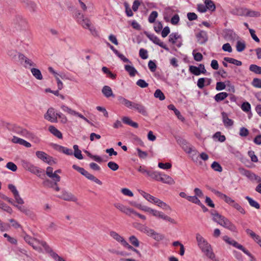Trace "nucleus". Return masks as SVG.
<instances>
[{
  "mask_svg": "<svg viewBox=\"0 0 261 261\" xmlns=\"http://www.w3.org/2000/svg\"><path fill=\"white\" fill-rule=\"evenodd\" d=\"M23 239L26 243L32 246L35 250L39 252H41L42 251V249L40 246V245H41L44 248L46 252L49 253L50 256L56 261H66L63 258L59 256L58 254L54 252L52 249L45 242L33 238L25 233H24Z\"/></svg>",
  "mask_w": 261,
  "mask_h": 261,
  "instance_id": "nucleus-1",
  "label": "nucleus"
},
{
  "mask_svg": "<svg viewBox=\"0 0 261 261\" xmlns=\"http://www.w3.org/2000/svg\"><path fill=\"white\" fill-rule=\"evenodd\" d=\"M117 99L120 104L134 110L144 116L148 115L146 108L142 103L130 101L122 96H118Z\"/></svg>",
  "mask_w": 261,
  "mask_h": 261,
  "instance_id": "nucleus-2",
  "label": "nucleus"
},
{
  "mask_svg": "<svg viewBox=\"0 0 261 261\" xmlns=\"http://www.w3.org/2000/svg\"><path fill=\"white\" fill-rule=\"evenodd\" d=\"M211 214L213 216V220L214 221L231 231H236L237 228L236 226L228 219L220 215L216 211L212 212Z\"/></svg>",
  "mask_w": 261,
  "mask_h": 261,
  "instance_id": "nucleus-3",
  "label": "nucleus"
},
{
  "mask_svg": "<svg viewBox=\"0 0 261 261\" xmlns=\"http://www.w3.org/2000/svg\"><path fill=\"white\" fill-rule=\"evenodd\" d=\"M13 24L16 30L19 31H26L28 27L27 20L21 15L15 16L13 19Z\"/></svg>",
  "mask_w": 261,
  "mask_h": 261,
  "instance_id": "nucleus-4",
  "label": "nucleus"
},
{
  "mask_svg": "<svg viewBox=\"0 0 261 261\" xmlns=\"http://www.w3.org/2000/svg\"><path fill=\"white\" fill-rule=\"evenodd\" d=\"M144 34L148 37V38L152 41L154 44L158 45L160 47L163 48L167 51H169V48L165 45L160 39L153 34H149L148 32L145 31Z\"/></svg>",
  "mask_w": 261,
  "mask_h": 261,
  "instance_id": "nucleus-5",
  "label": "nucleus"
},
{
  "mask_svg": "<svg viewBox=\"0 0 261 261\" xmlns=\"http://www.w3.org/2000/svg\"><path fill=\"white\" fill-rule=\"evenodd\" d=\"M239 171L242 175L246 176L251 180H256L257 182L261 181V178L259 176L249 170L240 168H239Z\"/></svg>",
  "mask_w": 261,
  "mask_h": 261,
  "instance_id": "nucleus-6",
  "label": "nucleus"
},
{
  "mask_svg": "<svg viewBox=\"0 0 261 261\" xmlns=\"http://www.w3.org/2000/svg\"><path fill=\"white\" fill-rule=\"evenodd\" d=\"M148 213L152 214L155 217H159L166 221H168L171 223H175V221L174 219H172L168 216L165 215L163 212H159L150 208Z\"/></svg>",
  "mask_w": 261,
  "mask_h": 261,
  "instance_id": "nucleus-7",
  "label": "nucleus"
},
{
  "mask_svg": "<svg viewBox=\"0 0 261 261\" xmlns=\"http://www.w3.org/2000/svg\"><path fill=\"white\" fill-rule=\"evenodd\" d=\"M148 213L152 214L155 217H159L166 221H168L171 223H175V221L174 219H172L168 216L165 215L163 212H159L150 208Z\"/></svg>",
  "mask_w": 261,
  "mask_h": 261,
  "instance_id": "nucleus-8",
  "label": "nucleus"
},
{
  "mask_svg": "<svg viewBox=\"0 0 261 261\" xmlns=\"http://www.w3.org/2000/svg\"><path fill=\"white\" fill-rule=\"evenodd\" d=\"M212 192L214 193L216 196L219 197L220 199L223 200L226 203L232 206V204L234 203L235 202L233 199H232L230 197L227 196L226 195L223 194L222 193L215 190L213 189Z\"/></svg>",
  "mask_w": 261,
  "mask_h": 261,
  "instance_id": "nucleus-9",
  "label": "nucleus"
},
{
  "mask_svg": "<svg viewBox=\"0 0 261 261\" xmlns=\"http://www.w3.org/2000/svg\"><path fill=\"white\" fill-rule=\"evenodd\" d=\"M15 207L18 208L21 213L25 214L32 219H34L36 217L35 213L30 208H27L24 205H16Z\"/></svg>",
  "mask_w": 261,
  "mask_h": 261,
  "instance_id": "nucleus-10",
  "label": "nucleus"
},
{
  "mask_svg": "<svg viewBox=\"0 0 261 261\" xmlns=\"http://www.w3.org/2000/svg\"><path fill=\"white\" fill-rule=\"evenodd\" d=\"M196 241L201 251L206 248H210L211 245L199 233L196 234Z\"/></svg>",
  "mask_w": 261,
  "mask_h": 261,
  "instance_id": "nucleus-11",
  "label": "nucleus"
},
{
  "mask_svg": "<svg viewBox=\"0 0 261 261\" xmlns=\"http://www.w3.org/2000/svg\"><path fill=\"white\" fill-rule=\"evenodd\" d=\"M56 114L54 109L50 108L44 114V118L51 122H56L57 117Z\"/></svg>",
  "mask_w": 261,
  "mask_h": 261,
  "instance_id": "nucleus-12",
  "label": "nucleus"
},
{
  "mask_svg": "<svg viewBox=\"0 0 261 261\" xmlns=\"http://www.w3.org/2000/svg\"><path fill=\"white\" fill-rule=\"evenodd\" d=\"M53 173V168L51 167H48L46 168V174L49 177L53 179L54 181V185H57V182L60 181L61 177L58 174Z\"/></svg>",
  "mask_w": 261,
  "mask_h": 261,
  "instance_id": "nucleus-13",
  "label": "nucleus"
},
{
  "mask_svg": "<svg viewBox=\"0 0 261 261\" xmlns=\"http://www.w3.org/2000/svg\"><path fill=\"white\" fill-rule=\"evenodd\" d=\"M10 129H11L12 131L16 134L23 136H27L30 134V133L27 129L16 125L11 126Z\"/></svg>",
  "mask_w": 261,
  "mask_h": 261,
  "instance_id": "nucleus-14",
  "label": "nucleus"
},
{
  "mask_svg": "<svg viewBox=\"0 0 261 261\" xmlns=\"http://www.w3.org/2000/svg\"><path fill=\"white\" fill-rule=\"evenodd\" d=\"M196 37L200 44H204L208 40L207 33L204 31H201L196 35Z\"/></svg>",
  "mask_w": 261,
  "mask_h": 261,
  "instance_id": "nucleus-15",
  "label": "nucleus"
},
{
  "mask_svg": "<svg viewBox=\"0 0 261 261\" xmlns=\"http://www.w3.org/2000/svg\"><path fill=\"white\" fill-rule=\"evenodd\" d=\"M114 206L122 213H124L128 216H131V213L133 212L132 208L127 207L123 204L119 203H115Z\"/></svg>",
  "mask_w": 261,
  "mask_h": 261,
  "instance_id": "nucleus-16",
  "label": "nucleus"
},
{
  "mask_svg": "<svg viewBox=\"0 0 261 261\" xmlns=\"http://www.w3.org/2000/svg\"><path fill=\"white\" fill-rule=\"evenodd\" d=\"M78 21L85 29H88L91 25L90 20L87 18H84L83 15L80 13H78L77 16Z\"/></svg>",
  "mask_w": 261,
  "mask_h": 261,
  "instance_id": "nucleus-17",
  "label": "nucleus"
},
{
  "mask_svg": "<svg viewBox=\"0 0 261 261\" xmlns=\"http://www.w3.org/2000/svg\"><path fill=\"white\" fill-rule=\"evenodd\" d=\"M246 232L261 247V238L258 235L256 234L250 229H247L246 230Z\"/></svg>",
  "mask_w": 261,
  "mask_h": 261,
  "instance_id": "nucleus-18",
  "label": "nucleus"
},
{
  "mask_svg": "<svg viewBox=\"0 0 261 261\" xmlns=\"http://www.w3.org/2000/svg\"><path fill=\"white\" fill-rule=\"evenodd\" d=\"M59 197L66 201H76L77 200L71 193L66 191L63 192Z\"/></svg>",
  "mask_w": 261,
  "mask_h": 261,
  "instance_id": "nucleus-19",
  "label": "nucleus"
},
{
  "mask_svg": "<svg viewBox=\"0 0 261 261\" xmlns=\"http://www.w3.org/2000/svg\"><path fill=\"white\" fill-rule=\"evenodd\" d=\"M161 176L159 181L169 185H174L175 184L174 179L170 176L163 173L161 174Z\"/></svg>",
  "mask_w": 261,
  "mask_h": 261,
  "instance_id": "nucleus-20",
  "label": "nucleus"
},
{
  "mask_svg": "<svg viewBox=\"0 0 261 261\" xmlns=\"http://www.w3.org/2000/svg\"><path fill=\"white\" fill-rule=\"evenodd\" d=\"M110 236L118 242L120 243L122 245L126 241L122 237L114 231H111L110 232Z\"/></svg>",
  "mask_w": 261,
  "mask_h": 261,
  "instance_id": "nucleus-21",
  "label": "nucleus"
},
{
  "mask_svg": "<svg viewBox=\"0 0 261 261\" xmlns=\"http://www.w3.org/2000/svg\"><path fill=\"white\" fill-rule=\"evenodd\" d=\"M223 119V122L225 126H231L233 124V121L228 117L226 113L223 112L221 113Z\"/></svg>",
  "mask_w": 261,
  "mask_h": 261,
  "instance_id": "nucleus-22",
  "label": "nucleus"
},
{
  "mask_svg": "<svg viewBox=\"0 0 261 261\" xmlns=\"http://www.w3.org/2000/svg\"><path fill=\"white\" fill-rule=\"evenodd\" d=\"M101 91L105 96L107 98L111 96L113 97H115V95L113 94L111 88L108 86H103Z\"/></svg>",
  "mask_w": 261,
  "mask_h": 261,
  "instance_id": "nucleus-23",
  "label": "nucleus"
},
{
  "mask_svg": "<svg viewBox=\"0 0 261 261\" xmlns=\"http://www.w3.org/2000/svg\"><path fill=\"white\" fill-rule=\"evenodd\" d=\"M55 148L56 150H58L59 151L62 152L67 155H73V151H72V149H69L67 147H64L62 146H60L59 145H57Z\"/></svg>",
  "mask_w": 261,
  "mask_h": 261,
  "instance_id": "nucleus-24",
  "label": "nucleus"
},
{
  "mask_svg": "<svg viewBox=\"0 0 261 261\" xmlns=\"http://www.w3.org/2000/svg\"><path fill=\"white\" fill-rule=\"evenodd\" d=\"M122 121L124 124L130 125L134 128H137L139 126L137 122L133 121L131 119L127 116L123 117Z\"/></svg>",
  "mask_w": 261,
  "mask_h": 261,
  "instance_id": "nucleus-25",
  "label": "nucleus"
},
{
  "mask_svg": "<svg viewBox=\"0 0 261 261\" xmlns=\"http://www.w3.org/2000/svg\"><path fill=\"white\" fill-rule=\"evenodd\" d=\"M202 252L204 253V254L209 258L212 260H214L215 258V255L213 251V249L212 248L211 246H210V248H206L202 250Z\"/></svg>",
  "mask_w": 261,
  "mask_h": 261,
  "instance_id": "nucleus-26",
  "label": "nucleus"
},
{
  "mask_svg": "<svg viewBox=\"0 0 261 261\" xmlns=\"http://www.w3.org/2000/svg\"><path fill=\"white\" fill-rule=\"evenodd\" d=\"M49 131L53 134L55 136L59 139L62 138V134L60 131L56 128L54 126L51 125L48 128Z\"/></svg>",
  "mask_w": 261,
  "mask_h": 261,
  "instance_id": "nucleus-27",
  "label": "nucleus"
},
{
  "mask_svg": "<svg viewBox=\"0 0 261 261\" xmlns=\"http://www.w3.org/2000/svg\"><path fill=\"white\" fill-rule=\"evenodd\" d=\"M140 194L143 196L147 201L153 203L155 200H156V197L150 195L148 193L145 192L142 190H139Z\"/></svg>",
  "mask_w": 261,
  "mask_h": 261,
  "instance_id": "nucleus-28",
  "label": "nucleus"
},
{
  "mask_svg": "<svg viewBox=\"0 0 261 261\" xmlns=\"http://www.w3.org/2000/svg\"><path fill=\"white\" fill-rule=\"evenodd\" d=\"M84 176H85L88 179L93 181L99 185H102V182L100 180L95 177L92 174L89 173L87 171H86L85 173L84 174Z\"/></svg>",
  "mask_w": 261,
  "mask_h": 261,
  "instance_id": "nucleus-29",
  "label": "nucleus"
},
{
  "mask_svg": "<svg viewBox=\"0 0 261 261\" xmlns=\"http://www.w3.org/2000/svg\"><path fill=\"white\" fill-rule=\"evenodd\" d=\"M228 96V94L226 92H222L217 94L214 96V99L216 102H220L225 99Z\"/></svg>",
  "mask_w": 261,
  "mask_h": 261,
  "instance_id": "nucleus-30",
  "label": "nucleus"
},
{
  "mask_svg": "<svg viewBox=\"0 0 261 261\" xmlns=\"http://www.w3.org/2000/svg\"><path fill=\"white\" fill-rule=\"evenodd\" d=\"M31 71L33 75L37 80H41L43 79V76L41 74L40 70L37 68H32L31 69Z\"/></svg>",
  "mask_w": 261,
  "mask_h": 261,
  "instance_id": "nucleus-31",
  "label": "nucleus"
},
{
  "mask_svg": "<svg viewBox=\"0 0 261 261\" xmlns=\"http://www.w3.org/2000/svg\"><path fill=\"white\" fill-rule=\"evenodd\" d=\"M168 108L174 111L175 115L177 117V118L182 121L184 120V117L181 115L180 112L173 105H169L168 106Z\"/></svg>",
  "mask_w": 261,
  "mask_h": 261,
  "instance_id": "nucleus-32",
  "label": "nucleus"
},
{
  "mask_svg": "<svg viewBox=\"0 0 261 261\" xmlns=\"http://www.w3.org/2000/svg\"><path fill=\"white\" fill-rule=\"evenodd\" d=\"M153 203L156 204L158 206L164 210H170V207L169 205H168L165 202L157 198H156V200H155Z\"/></svg>",
  "mask_w": 261,
  "mask_h": 261,
  "instance_id": "nucleus-33",
  "label": "nucleus"
},
{
  "mask_svg": "<svg viewBox=\"0 0 261 261\" xmlns=\"http://www.w3.org/2000/svg\"><path fill=\"white\" fill-rule=\"evenodd\" d=\"M204 4L206 7V10H209L212 12L215 11L216 6L212 0H205Z\"/></svg>",
  "mask_w": 261,
  "mask_h": 261,
  "instance_id": "nucleus-34",
  "label": "nucleus"
},
{
  "mask_svg": "<svg viewBox=\"0 0 261 261\" xmlns=\"http://www.w3.org/2000/svg\"><path fill=\"white\" fill-rule=\"evenodd\" d=\"M74 149V156L79 160H82L83 159V155L82 154L81 151L79 149V146L77 145H74L73 146Z\"/></svg>",
  "mask_w": 261,
  "mask_h": 261,
  "instance_id": "nucleus-35",
  "label": "nucleus"
},
{
  "mask_svg": "<svg viewBox=\"0 0 261 261\" xmlns=\"http://www.w3.org/2000/svg\"><path fill=\"white\" fill-rule=\"evenodd\" d=\"M125 70L128 72L130 76H134L137 72V70L132 66L125 65L124 66Z\"/></svg>",
  "mask_w": 261,
  "mask_h": 261,
  "instance_id": "nucleus-36",
  "label": "nucleus"
},
{
  "mask_svg": "<svg viewBox=\"0 0 261 261\" xmlns=\"http://www.w3.org/2000/svg\"><path fill=\"white\" fill-rule=\"evenodd\" d=\"M189 71L195 75H199L200 73V68L194 65H190L189 69Z\"/></svg>",
  "mask_w": 261,
  "mask_h": 261,
  "instance_id": "nucleus-37",
  "label": "nucleus"
},
{
  "mask_svg": "<svg viewBox=\"0 0 261 261\" xmlns=\"http://www.w3.org/2000/svg\"><path fill=\"white\" fill-rule=\"evenodd\" d=\"M249 70L256 74H261V67L255 64L250 65L249 66Z\"/></svg>",
  "mask_w": 261,
  "mask_h": 261,
  "instance_id": "nucleus-38",
  "label": "nucleus"
},
{
  "mask_svg": "<svg viewBox=\"0 0 261 261\" xmlns=\"http://www.w3.org/2000/svg\"><path fill=\"white\" fill-rule=\"evenodd\" d=\"M245 198L248 201L249 204L251 206L254 207L256 209H259L260 208V205L257 201L254 200L249 196H246Z\"/></svg>",
  "mask_w": 261,
  "mask_h": 261,
  "instance_id": "nucleus-39",
  "label": "nucleus"
},
{
  "mask_svg": "<svg viewBox=\"0 0 261 261\" xmlns=\"http://www.w3.org/2000/svg\"><path fill=\"white\" fill-rule=\"evenodd\" d=\"M246 47L244 41H238L236 44V49L238 52L243 51Z\"/></svg>",
  "mask_w": 261,
  "mask_h": 261,
  "instance_id": "nucleus-40",
  "label": "nucleus"
},
{
  "mask_svg": "<svg viewBox=\"0 0 261 261\" xmlns=\"http://www.w3.org/2000/svg\"><path fill=\"white\" fill-rule=\"evenodd\" d=\"M161 174L162 173L157 171H150L148 176H150L156 181H160Z\"/></svg>",
  "mask_w": 261,
  "mask_h": 261,
  "instance_id": "nucleus-41",
  "label": "nucleus"
},
{
  "mask_svg": "<svg viewBox=\"0 0 261 261\" xmlns=\"http://www.w3.org/2000/svg\"><path fill=\"white\" fill-rule=\"evenodd\" d=\"M154 96L156 98H159L160 100H164L165 99L164 94L159 89L155 91Z\"/></svg>",
  "mask_w": 261,
  "mask_h": 261,
  "instance_id": "nucleus-42",
  "label": "nucleus"
},
{
  "mask_svg": "<svg viewBox=\"0 0 261 261\" xmlns=\"http://www.w3.org/2000/svg\"><path fill=\"white\" fill-rule=\"evenodd\" d=\"M129 241L132 245L136 247L139 246L140 243L138 239L135 236H131L129 238Z\"/></svg>",
  "mask_w": 261,
  "mask_h": 261,
  "instance_id": "nucleus-43",
  "label": "nucleus"
},
{
  "mask_svg": "<svg viewBox=\"0 0 261 261\" xmlns=\"http://www.w3.org/2000/svg\"><path fill=\"white\" fill-rule=\"evenodd\" d=\"M102 71L106 74L108 75V76L112 80H114L116 79V75L115 74L113 73L107 67H103L102 68Z\"/></svg>",
  "mask_w": 261,
  "mask_h": 261,
  "instance_id": "nucleus-44",
  "label": "nucleus"
},
{
  "mask_svg": "<svg viewBox=\"0 0 261 261\" xmlns=\"http://www.w3.org/2000/svg\"><path fill=\"white\" fill-rule=\"evenodd\" d=\"M225 36L226 38L233 40L236 38L237 35L232 30H228L226 31Z\"/></svg>",
  "mask_w": 261,
  "mask_h": 261,
  "instance_id": "nucleus-45",
  "label": "nucleus"
},
{
  "mask_svg": "<svg viewBox=\"0 0 261 261\" xmlns=\"http://www.w3.org/2000/svg\"><path fill=\"white\" fill-rule=\"evenodd\" d=\"M29 171L31 172L32 173L36 174L37 175L40 176V173H42L41 170L38 168L37 167L35 166L32 165V166L29 169Z\"/></svg>",
  "mask_w": 261,
  "mask_h": 261,
  "instance_id": "nucleus-46",
  "label": "nucleus"
},
{
  "mask_svg": "<svg viewBox=\"0 0 261 261\" xmlns=\"http://www.w3.org/2000/svg\"><path fill=\"white\" fill-rule=\"evenodd\" d=\"M124 6L125 7V13H126V15L128 17L133 16L134 15V13L132 12V10L130 9L128 3L126 2H125L124 3Z\"/></svg>",
  "mask_w": 261,
  "mask_h": 261,
  "instance_id": "nucleus-47",
  "label": "nucleus"
},
{
  "mask_svg": "<svg viewBox=\"0 0 261 261\" xmlns=\"http://www.w3.org/2000/svg\"><path fill=\"white\" fill-rule=\"evenodd\" d=\"M26 4L27 7L30 11L35 12L36 11L37 6L34 2L32 1H27Z\"/></svg>",
  "mask_w": 261,
  "mask_h": 261,
  "instance_id": "nucleus-48",
  "label": "nucleus"
},
{
  "mask_svg": "<svg viewBox=\"0 0 261 261\" xmlns=\"http://www.w3.org/2000/svg\"><path fill=\"white\" fill-rule=\"evenodd\" d=\"M158 16V13L156 11H152L148 17V21L151 23L154 22Z\"/></svg>",
  "mask_w": 261,
  "mask_h": 261,
  "instance_id": "nucleus-49",
  "label": "nucleus"
},
{
  "mask_svg": "<svg viewBox=\"0 0 261 261\" xmlns=\"http://www.w3.org/2000/svg\"><path fill=\"white\" fill-rule=\"evenodd\" d=\"M213 138L218 139V141H220V142H223L226 140L225 136L224 135H222L221 133L220 132H216L213 135Z\"/></svg>",
  "mask_w": 261,
  "mask_h": 261,
  "instance_id": "nucleus-50",
  "label": "nucleus"
},
{
  "mask_svg": "<svg viewBox=\"0 0 261 261\" xmlns=\"http://www.w3.org/2000/svg\"><path fill=\"white\" fill-rule=\"evenodd\" d=\"M23 67H24L25 68H29L31 66H36V64L35 63H34L31 60L29 59V58H27L24 61V62L22 64Z\"/></svg>",
  "mask_w": 261,
  "mask_h": 261,
  "instance_id": "nucleus-51",
  "label": "nucleus"
},
{
  "mask_svg": "<svg viewBox=\"0 0 261 261\" xmlns=\"http://www.w3.org/2000/svg\"><path fill=\"white\" fill-rule=\"evenodd\" d=\"M0 208L2 209L3 211L7 212L9 214H12L13 211L11 207L3 202L1 203L0 204Z\"/></svg>",
  "mask_w": 261,
  "mask_h": 261,
  "instance_id": "nucleus-52",
  "label": "nucleus"
},
{
  "mask_svg": "<svg viewBox=\"0 0 261 261\" xmlns=\"http://www.w3.org/2000/svg\"><path fill=\"white\" fill-rule=\"evenodd\" d=\"M211 167L216 171L221 172L222 171V167L220 164L217 162H214L211 165Z\"/></svg>",
  "mask_w": 261,
  "mask_h": 261,
  "instance_id": "nucleus-53",
  "label": "nucleus"
},
{
  "mask_svg": "<svg viewBox=\"0 0 261 261\" xmlns=\"http://www.w3.org/2000/svg\"><path fill=\"white\" fill-rule=\"evenodd\" d=\"M36 155L39 159L44 161L46 159V157L48 154L43 151H37L36 152Z\"/></svg>",
  "mask_w": 261,
  "mask_h": 261,
  "instance_id": "nucleus-54",
  "label": "nucleus"
},
{
  "mask_svg": "<svg viewBox=\"0 0 261 261\" xmlns=\"http://www.w3.org/2000/svg\"><path fill=\"white\" fill-rule=\"evenodd\" d=\"M137 151L138 152V155L140 159H145L148 156V153L146 151H142L139 148H137Z\"/></svg>",
  "mask_w": 261,
  "mask_h": 261,
  "instance_id": "nucleus-55",
  "label": "nucleus"
},
{
  "mask_svg": "<svg viewBox=\"0 0 261 261\" xmlns=\"http://www.w3.org/2000/svg\"><path fill=\"white\" fill-rule=\"evenodd\" d=\"M6 167L9 170H11L12 171L15 172L17 169V166L13 162H8L7 164Z\"/></svg>",
  "mask_w": 261,
  "mask_h": 261,
  "instance_id": "nucleus-56",
  "label": "nucleus"
},
{
  "mask_svg": "<svg viewBox=\"0 0 261 261\" xmlns=\"http://www.w3.org/2000/svg\"><path fill=\"white\" fill-rule=\"evenodd\" d=\"M108 166L110 169L114 171L117 170L119 168L118 165L112 161L109 162L108 163Z\"/></svg>",
  "mask_w": 261,
  "mask_h": 261,
  "instance_id": "nucleus-57",
  "label": "nucleus"
},
{
  "mask_svg": "<svg viewBox=\"0 0 261 261\" xmlns=\"http://www.w3.org/2000/svg\"><path fill=\"white\" fill-rule=\"evenodd\" d=\"M136 84L142 88H146L148 86V84L142 79L138 80L136 82Z\"/></svg>",
  "mask_w": 261,
  "mask_h": 261,
  "instance_id": "nucleus-58",
  "label": "nucleus"
},
{
  "mask_svg": "<svg viewBox=\"0 0 261 261\" xmlns=\"http://www.w3.org/2000/svg\"><path fill=\"white\" fill-rule=\"evenodd\" d=\"M231 206L237 210L242 214H245L246 213L245 210L239 203L237 202H234V203L232 204Z\"/></svg>",
  "mask_w": 261,
  "mask_h": 261,
  "instance_id": "nucleus-59",
  "label": "nucleus"
},
{
  "mask_svg": "<svg viewBox=\"0 0 261 261\" xmlns=\"http://www.w3.org/2000/svg\"><path fill=\"white\" fill-rule=\"evenodd\" d=\"M148 66L149 69L151 72H154L155 71L157 66L154 61L150 60L148 62Z\"/></svg>",
  "mask_w": 261,
  "mask_h": 261,
  "instance_id": "nucleus-60",
  "label": "nucleus"
},
{
  "mask_svg": "<svg viewBox=\"0 0 261 261\" xmlns=\"http://www.w3.org/2000/svg\"><path fill=\"white\" fill-rule=\"evenodd\" d=\"M179 38L177 33H172L169 36V41L174 44L176 40Z\"/></svg>",
  "mask_w": 261,
  "mask_h": 261,
  "instance_id": "nucleus-61",
  "label": "nucleus"
},
{
  "mask_svg": "<svg viewBox=\"0 0 261 261\" xmlns=\"http://www.w3.org/2000/svg\"><path fill=\"white\" fill-rule=\"evenodd\" d=\"M151 237L157 241L163 240L165 238L163 234L158 233L155 231Z\"/></svg>",
  "mask_w": 261,
  "mask_h": 261,
  "instance_id": "nucleus-62",
  "label": "nucleus"
},
{
  "mask_svg": "<svg viewBox=\"0 0 261 261\" xmlns=\"http://www.w3.org/2000/svg\"><path fill=\"white\" fill-rule=\"evenodd\" d=\"M187 200L192 203L198 204L200 203V200L196 196H189Z\"/></svg>",
  "mask_w": 261,
  "mask_h": 261,
  "instance_id": "nucleus-63",
  "label": "nucleus"
},
{
  "mask_svg": "<svg viewBox=\"0 0 261 261\" xmlns=\"http://www.w3.org/2000/svg\"><path fill=\"white\" fill-rule=\"evenodd\" d=\"M252 85L256 88H261V80L255 78L253 80L252 82Z\"/></svg>",
  "mask_w": 261,
  "mask_h": 261,
  "instance_id": "nucleus-64",
  "label": "nucleus"
}]
</instances>
